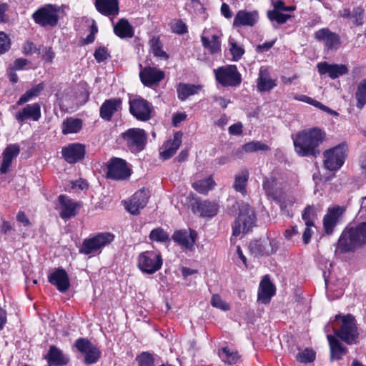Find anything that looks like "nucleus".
Wrapping results in <instances>:
<instances>
[{
    "label": "nucleus",
    "instance_id": "obj_42",
    "mask_svg": "<svg viewBox=\"0 0 366 366\" xmlns=\"http://www.w3.org/2000/svg\"><path fill=\"white\" fill-rule=\"evenodd\" d=\"M215 185L214 181L212 177H208L202 180L195 182L193 184V188L200 194H207Z\"/></svg>",
    "mask_w": 366,
    "mask_h": 366
},
{
    "label": "nucleus",
    "instance_id": "obj_28",
    "mask_svg": "<svg viewBox=\"0 0 366 366\" xmlns=\"http://www.w3.org/2000/svg\"><path fill=\"white\" fill-rule=\"evenodd\" d=\"M315 37L319 41H323L328 49H332L340 43L339 35L330 31L327 28L317 31L315 33Z\"/></svg>",
    "mask_w": 366,
    "mask_h": 366
},
{
    "label": "nucleus",
    "instance_id": "obj_43",
    "mask_svg": "<svg viewBox=\"0 0 366 366\" xmlns=\"http://www.w3.org/2000/svg\"><path fill=\"white\" fill-rule=\"evenodd\" d=\"M316 217L317 212L313 205L307 206L302 214V219L305 221L307 227H315L314 220Z\"/></svg>",
    "mask_w": 366,
    "mask_h": 366
},
{
    "label": "nucleus",
    "instance_id": "obj_13",
    "mask_svg": "<svg viewBox=\"0 0 366 366\" xmlns=\"http://www.w3.org/2000/svg\"><path fill=\"white\" fill-rule=\"evenodd\" d=\"M114 238V235L109 232L99 233L94 237L84 240L82 248L79 252H92L97 250L110 244Z\"/></svg>",
    "mask_w": 366,
    "mask_h": 366
},
{
    "label": "nucleus",
    "instance_id": "obj_59",
    "mask_svg": "<svg viewBox=\"0 0 366 366\" xmlns=\"http://www.w3.org/2000/svg\"><path fill=\"white\" fill-rule=\"evenodd\" d=\"M312 227H307L305 229L303 234H302V241L304 244H307L311 239L312 235L314 233L313 230L312 229Z\"/></svg>",
    "mask_w": 366,
    "mask_h": 366
},
{
    "label": "nucleus",
    "instance_id": "obj_34",
    "mask_svg": "<svg viewBox=\"0 0 366 366\" xmlns=\"http://www.w3.org/2000/svg\"><path fill=\"white\" fill-rule=\"evenodd\" d=\"M327 339L330 343L331 359L337 360L341 359L342 356L347 353V348L332 335H328Z\"/></svg>",
    "mask_w": 366,
    "mask_h": 366
},
{
    "label": "nucleus",
    "instance_id": "obj_36",
    "mask_svg": "<svg viewBox=\"0 0 366 366\" xmlns=\"http://www.w3.org/2000/svg\"><path fill=\"white\" fill-rule=\"evenodd\" d=\"M269 244L271 247V252H276L278 249L274 239H256L252 241L249 245V252H262L266 249V246Z\"/></svg>",
    "mask_w": 366,
    "mask_h": 366
},
{
    "label": "nucleus",
    "instance_id": "obj_62",
    "mask_svg": "<svg viewBox=\"0 0 366 366\" xmlns=\"http://www.w3.org/2000/svg\"><path fill=\"white\" fill-rule=\"evenodd\" d=\"M221 13L227 19H230L232 16V12L228 4L223 3L221 6Z\"/></svg>",
    "mask_w": 366,
    "mask_h": 366
},
{
    "label": "nucleus",
    "instance_id": "obj_14",
    "mask_svg": "<svg viewBox=\"0 0 366 366\" xmlns=\"http://www.w3.org/2000/svg\"><path fill=\"white\" fill-rule=\"evenodd\" d=\"M345 211V207L339 205L328 209L327 214L323 217V227L327 234L333 233Z\"/></svg>",
    "mask_w": 366,
    "mask_h": 366
},
{
    "label": "nucleus",
    "instance_id": "obj_45",
    "mask_svg": "<svg viewBox=\"0 0 366 366\" xmlns=\"http://www.w3.org/2000/svg\"><path fill=\"white\" fill-rule=\"evenodd\" d=\"M355 97L357 100V107L362 108L366 104V80H363L359 84Z\"/></svg>",
    "mask_w": 366,
    "mask_h": 366
},
{
    "label": "nucleus",
    "instance_id": "obj_46",
    "mask_svg": "<svg viewBox=\"0 0 366 366\" xmlns=\"http://www.w3.org/2000/svg\"><path fill=\"white\" fill-rule=\"evenodd\" d=\"M150 43L152 52L155 56L164 59H168L169 56L162 50V44L159 38H152Z\"/></svg>",
    "mask_w": 366,
    "mask_h": 366
},
{
    "label": "nucleus",
    "instance_id": "obj_15",
    "mask_svg": "<svg viewBox=\"0 0 366 366\" xmlns=\"http://www.w3.org/2000/svg\"><path fill=\"white\" fill-rule=\"evenodd\" d=\"M85 153V146L80 143L69 144L61 149L62 157L69 164H75L81 160L84 157Z\"/></svg>",
    "mask_w": 366,
    "mask_h": 366
},
{
    "label": "nucleus",
    "instance_id": "obj_61",
    "mask_svg": "<svg viewBox=\"0 0 366 366\" xmlns=\"http://www.w3.org/2000/svg\"><path fill=\"white\" fill-rule=\"evenodd\" d=\"M28 64V61L24 58H18L14 61L13 69L20 70Z\"/></svg>",
    "mask_w": 366,
    "mask_h": 366
},
{
    "label": "nucleus",
    "instance_id": "obj_1",
    "mask_svg": "<svg viewBox=\"0 0 366 366\" xmlns=\"http://www.w3.org/2000/svg\"><path fill=\"white\" fill-rule=\"evenodd\" d=\"M295 152L302 157H316L320 154V146L326 139V133L318 127L303 129L292 137Z\"/></svg>",
    "mask_w": 366,
    "mask_h": 366
},
{
    "label": "nucleus",
    "instance_id": "obj_3",
    "mask_svg": "<svg viewBox=\"0 0 366 366\" xmlns=\"http://www.w3.org/2000/svg\"><path fill=\"white\" fill-rule=\"evenodd\" d=\"M122 143L134 154L143 151L147 142L146 132L140 128H131L121 134Z\"/></svg>",
    "mask_w": 366,
    "mask_h": 366
},
{
    "label": "nucleus",
    "instance_id": "obj_6",
    "mask_svg": "<svg viewBox=\"0 0 366 366\" xmlns=\"http://www.w3.org/2000/svg\"><path fill=\"white\" fill-rule=\"evenodd\" d=\"M347 156V147L344 144H338L323 153V164L330 171L338 170L343 164Z\"/></svg>",
    "mask_w": 366,
    "mask_h": 366
},
{
    "label": "nucleus",
    "instance_id": "obj_29",
    "mask_svg": "<svg viewBox=\"0 0 366 366\" xmlns=\"http://www.w3.org/2000/svg\"><path fill=\"white\" fill-rule=\"evenodd\" d=\"M182 133L178 132L174 134L172 139L168 140L164 143L163 145L164 149L160 152V154L164 159H169L176 153L182 144Z\"/></svg>",
    "mask_w": 366,
    "mask_h": 366
},
{
    "label": "nucleus",
    "instance_id": "obj_17",
    "mask_svg": "<svg viewBox=\"0 0 366 366\" xmlns=\"http://www.w3.org/2000/svg\"><path fill=\"white\" fill-rule=\"evenodd\" d=\"M259 16L257 10L247 11L239 10L236 14L234 21V27L254 26L259 21Z\"/></svg>",
    "mask_w": 366,
    "mask_h": 366
},
{
    "label": "nucleus",
    "instance_id": "obj_21",
    "mask_svg": "<svg viewBox=\"0 0 366 366\" xmlns=\"http://www.w3.org/2000/svg\"><path fill=\"white\" fill-rule=\"evenodd\" d=\"M49 282L54 285L61 292H66L70 287L67 272L61 268H58L48 276Z\"/></svg>",
    "mask_w": 366,
    "mask_h": 366
},
{
    "label": "nucleus",
    "instance_id": "obj_60",
    "mask_svg": "<svg viewBox=\"0 0 366 366\" xmlns=\"http://www.w3.org/2000/svg\"><path fill=\"white\" fill-rule=\"evenodd\" d=\"M315 107L321 109L322 111H324L331 115H334V116H338V113L332 109H331L330 108H329L328 107L324 105L323 104H322L321 102L317 101L315 102Z\"/></svg>",
    "mask_w": 366,
    "mask_h": 366
},
{
    "label": "nucleus",
    "instance_id": "obj_40",
    "mask_svg": "<svg viewBox=\"0 0 366 366\" xmlns=\"http://www.w3.org/2000/svg\"><path fill=\"white\" fill-rule=\"evenodd\" d=\"M275 86V81L268 76V74L266 70H263L261 68L259 77L257 79L258 89L260 92H267L271 90Z\"/></svg>",
    "mask_w": 366,
    "mask_h": 366
},
{
    "label": "nucleus",
    "instance_id": "obj_53",
    "mask_svg": "<svg viewBox=\"0 0 366 366\" xmlns=\"http://www.w3.org/2000/svg\"><path fill=\"white\" fill-rule=\"evenodd\" d=\"M276 179L274 177L265 178L263 181V189L268 195L274 194V188L276 186Z\"/></svg>",
    "mask_w": 366,
    "mask_h": 366
},
{
    "label": "nucleus",
    "instance_id": "obj_57",
    "mask_svg": "<svg viewBox=\"0 0 366 366\" xmlns=\"http://www.w3.org/2000/svg\"><path fill=\"white\" fill-rule=\"evenodd\" d=\"M284 236L286 239L295 241L299 238V232L297 226H292L285 231Z\"/></svg>",
    "mask_w": 366,
    "mask_h": 366
},
{
    "label": "nucleus",
    "instance_id": "obj_26",
    "mask_svg": "<svg viewBox=\"0 0 366 366\" xmlns=\"http://www.w3.org/2000/svg\"><path fill=\"white\" fill-rule=\"evenodd\" d=\"M20 153V147L16 144H9L2 153V162L0 167V172L6 174L11 165L12 161Z\"/></svg>",
    "mask_w": 366,
    "mask_h": 366
},
{
    "label": "nucleus",
    "instance_id": "obj_63",
    "mask_svg": "<svg viewBox=\"0 0 366 366\" xmlns=\"http://www.w3.org/2000/svg\"><path fill=\"white\" fill-rule=\"evenodd\" d=\"M275 41H271L265 42L262 44L258 45L257 47V51L259 52H263L268 51L270 48L272 47Z\"/></svg>",
    "mask_w": 366,
    "mask_h": 366
},
{
    "label": "nucleus",
    "instance_id": "obj_24",
    "mask_svg": "<svg viewBox=\"0 0 366 366\" xmlns=\"http://www.w3.org/2000/svg\"><path fill=\"white\" fill-rule=\"evenodd\" d=\"M318 71L320 74H326L335 79L348 73V68L345 64H328L326 61L317 64Z\"/></svg>",
    "mask_w": 366,
    "mask_h": 366
},
{
    "label": "nucleus",
    "instance_id": "obj_54",
    "mask_svg": "<svg viewBox=\"0 0 366 366\" xmlns=\"http://www.w3.org/2000/svg\"><path fill=\"white\" fill-rule=\"evenodd\" d=\"M229 44L231 45L230 51L232 55L233 60L238 61L244 54V51L234 41H232L231 40H229Z\"/></svg>",
    "mask_w": 366,
    "mask_h": 366
},
{
    "label": "nucleus",
    "instance_id": "obj_7",
    "mask_svg": "<svg viewBox=\"0 0 366 366\" xmlns=\"http://www.w3.org/2000/svg\"><path fill=\"white\" fill-rule=\"evenodd\" d=\"M216 80L224 86H237L242 81L241 74L235 65L220 66L214 69Z\"/></svg>",
    "mask_w": 366,
    "mask_h": 366
},
{
    "label": "nucleus",
    "instance_id": "obj_20",
    "mask_svg": "<svg viewBox=\"0 0 366 366\" xmlns=\"http://www.w3.org/2000/svg\"><path fill=\"white\" fill-rule=\"evenodd\" d=\"M275 286L271 282L269 274L264 276L259 283L257 299L263 304H268L275 295Z\"/></svg>",
    "mask_w": 366,
    "mask_h": 366
},
{
    "label": "nucleus",
    "instance_id": "obj_51",
    "mask_svg": "<svg viewBox=\"0 0 366 366\" xmlns=\"http://www.w3.org/2000/svg\"><path fill=\"white\" fill-rule=\"evenodd\" d=\"M211 305L214 307H217L223 311H227L230 309L229 304L224 302L221 297L217 294L212 295L211 299Z\"/></svg>",
    "mask_w": 366,
    "mask_h": 366
},
{
    "label": "nucleus",
    "instance_id": "obj_33",
    "mask_svg": "<svg viewBox=\"0 0 366 366\" xmlns=\"http://www.w3.org/2000/svg\"><path fill=\"white\" fill-rule=\"evenodd\" d=\"M44 89V84L43 82L39 83L30 89L27 90L16 102V104L12 106L13 109H16L17 107L23 105L24 104L32 100L33 99L39 96L41 92Z\"/></svg>",
    "mask_w": 366,
    "mask_h": 366
},
{
    "label": "nucleus",
    "instance_id": "obj_5",
    "mask_svg": "<svg viewBox=\"0 0 366 366\" xmlns=\"http://www.w3.org/2000/svg\"><path fill=\"white\" fill-rule=\"evenodd\" d=\"M60 7L56 4H46L37 9L32 18L35 23L41 26H55L59 21Z\"/></svg>",
    "mask_w": 366,
    "mask_h": 366
},
{
    "label": "nucleus",
    "instance_id": "obj_18",
    "mask_svg": "<svg viewBox=\"0 0 366 366\" xmlns=\"http://www.w3.org/2000/svg\"><path fill=\"white\" fill-rule=\"evenodd\" d=\"M41 118V106L36 102L26 104L15 114V119L19 123H24L27 120L37 122Z\"/></svg>",
    "mask_w": 366,
    "mask_h": 366
},
{
    "label": "nucleus",
    "instance_id": "obj_2",
    "mask_svg": "<svg viewBox=\"0 0 366 366\" xmlns=\"http://www.w3.org/2000/svg\"><path fill=\"white\" fill-rule=\"evenodd\" d=\"M366 246V222H362L355 227L345 228L337 242L340 252H354Z\"/></svg>",
    "mask_w": 366,
    "mask_h": 366
},
{
    "label": "nucleus",
    "instance_id": "obj_55",
    "mask_svg": "<svg viewBox=\"0 0 366 366\" xmlns=\"http://www.w3.org/2000/svg\"><path fill=\"white\" fill-rule=\"evenodd\" d=\"M10 46V39L4 32L0 31V55L6 53Z\"/></svg>",
    "mask_w": 366,
    "mask_h": 366
},
{
    "label": "nucleus",
    "instance_id": "obj_35",
    "mask_svg": "<svg viewBox=\"0 0 366 366\" xmlns=\"http://www.w3.org/2000/svg\"><path fill=\"white\" fill-rule=\"evenodd\" d=\"M114 34L122 38H131L134 36L132 26L125 19H121L114 26Z\"/></svg>",
    "mask_w": 366,
    "mask_h": 366
},
{
    "label": "nucleus",
    "instance_id": "obj_38",
    "mask_svg": "<svg viewBox=\"0 0 366 366\" xmlns=\"http://www.w3.org/2000/svg\"><path fill=\"white\" fill-rule=\"evenodd\" d=\"M197 210L202 217H212L217 213L218 205L214 202L205 200L198 202Z\"/></svg>",
    "mask_w": 366,
    "mask_h": 366
},
{
    "label": "nucleus",
    "instance_id": "obj_39",
    "mask_svg": "<svg viewBox=\"0 0 366 366\" xmlns=\"http://www.w3.org/2000/svg\"><path fill=\"white\" fill-rule=\"evenodd\" d=\"M82 128V122L79 119L67 118L61 125L64 134H74L79 132Z\"/></svg>",
    "mask_w": 366,
    "mask_h": 366
},
{
    "label": "nucleus",
    "instance_id": "obj_23",
    "mask_svg": "<svg viewBox=\"0 0 366 366\" xmlns=\"http://www.w3.org/2000/svg\"><path fill=\"white\" fill-rule=\"evenodd\" d=\"M149 194L147 190L140 189L132 197L127 209L132 214H137L147 204Z\"/></svg>",
    "mask_w": 366,
    "mask_h": 366
},
{
    "label": "nucleus",
    "instance_id": "obj_32",
    "mask_svg": "<svg viewBox=\"0 0 366 366\" xmlns=\"http://www.w3.org/2000/svg\"><path fill=\"white\" fill-rule=\"evenodd\" d=\"M202 90L199 84L179 83L177 87V97L181 101H185L189 97L198 94Z\"/></svg>",
    "mask_w": 366,
    "mask_h": 366
},
{
    "label": "nucleus",
    "instance_id": "obj_25",
    "mask_svg": "<svg viewBox=\"0 0 366 366\" xmlns=\"http://www.w3.org/2000/svg\"><path fill=\"white\" fill-rule=\"evenodd\" d=\"M94 6L98 12L106 16L119 14V0H95Z\"/></svg>",
    "mask_w": 366,
    "mask_h": 366
},
{
    "label": "nucleus",
    "instance_id": "obj_4",
    "mask_svg": "<svg viewBox=\"0 0 366 366\" xmlns=\"http://www.w3.org/2000/svg\"><path fill=\"white\" fill-rule=\"evenodd\" d=\"M256 216L253 209L247 204L239 209V214L232 226V237H237L241 232L246 233L255 225Z\"/></svg>",
    "mask_w": 366,
    "mask_h": 366
},
{
    "label": "nucleus",
    "instance_id": "obj_44",
    "mask_svg": "<svg viewBox=\"0 0 366 366\" xmlns=\"http://www.w3.org/2000/svg\"><path fill=\"white\" fill-rule=\"evenodd\" d=\"M267 15L270 21H275L278 24L286 23L292 17L290 14H285L276 10L268 11Z\"/></svg>",
    "mask_w": 366,
    "mask_h": 366
},
{
    "label": "nucleus",
    "instance_id": "obj_10",
    "mask_svg": "<svg viewBox=\"0 0 366 366\" xmlns=\"http://www.w3.org/2000/svg\"><path fill=\"white\" fill-rule=\"evenodd\" d=\"M341 319L342 325L335 334L347 344L356 342L358 338V332L355 317L351 315H347L342 316Z\"/></svg>",
    "mask_w": 366,
    "mask_h": 366
},
{
    "label": "nucleus",
    "instance_id": "obj_52",
    "mask_svg": "<svg viewBox=\"0 0 366 366\" xmlns=\"http://www.w3.org/2000/svg\"><path fill=\"white\" fill-rule=\"evenodd\" d=\"M96 61L99 63L102 62L110 57L109 52L105 46H99L94 54Z\"/></svg>",
    "mask_w": 366,
    "mask_h": 366
},
{
    "label": "nucleus",
    "instance_id": "obj_50",
    "mask_svg": "<svg viewBox=\"0 0 366 366\" xmlns=\"http://www.w3.org/2000/svg\"><path fill=\"white\" fill-rule=\"evenodd\" d=\"M139 366H154V358L148 352H142L137 357Z\"/></svg>",
    "mask_w": 366,
    "mask_h": 366
},
{
    "label": "nucleus",
    "instance_id": "obj_56",
    "mask_svg": "<svg viewBox=\"0 0 366 366\" xmlns=\"http://www.w3.org/2000/svg\"><path fill=\"white\" fill-rule=\"evenodd\" d=\"M172 29L178 34H184L187 32V26L181 19L177 20L174 23Z\"/></svg>",
    "mask_w": 366,
    "mask_h": 366
},
{
    "label": "nucleus",
    "instance_id": "obj_31",
    "mask_svg": "<svg viewBox=\"0 0 366 366\" xmlns=\"http://www.w3.org/2000/svg\"><path fill=\"white\" fill-rule=\"evenodd\" d=\"M46 358L49 366H61L69 362V358L63 354L61 350L54 345L50 346Z\"/></svg>",
    "mask_w": 366,
    "mask_h": 366
},
{
    "label": "nucleus",
    "instance_id": "obj_37",
    "mask_svg": "<svg viewBox=\"0 0 366 366\" xmlns=\"http://www.w3.org/2000/svg\"><path fill=\"white\" fill-rule=\"evenodd\" d=\"M201 41L204 48L212 54L218 53L221 50V41H219V36L217 34L212 35L211 39L202 35Z\"/></svg>",
    "mask_w": 366,
    "mask_h": 366
},
{
    "label": "nucleus",
    "instance_id": "obj_58",
    "mask_svg": "<svg viewBox=\"0 0 366 366\" xmlns=\"http://www.w3.org/2000/svg\"><path fill=\"white\" fill-rule=\"evenodd\" d=\"M243 125L241 122L232 124L228 128V132L231 135H240L242 133Z\"/></svg>",
    "mask_w": 366,
    "mask_h": 366
},
{
    "label": "nucleus",
    "instance_id": "obj_27",
    "mask_svg": "<svg viewBox=\"0 0 366 366\" xmlns=\"http://www.w3.org/2000/svg\"><path fill=\"white\" fill-rule=\"evenodd\" d=\"M122 102V99L119 98L105 100L99 109L101 118L106 121H110L114 114L121 107Z\"/></svg>",
    "mask_w": 366,
    "mask_h": 366
},
{
    "label": "nucleus",
    "instance_id": "obj_30",
    "mask_svg": "<svg viewBox=\"0 0 366 366\" xmlns=\"http://www.w3.org/2000/svg\"><path fill=\"white\" fill-rule=\"evenodd\" d=\"M340 16L350 20L355 25L361 26L364 24V9L361 6L354 7L351 11L345 8L339 11Z\"/></svg>",
    "mask_w": 366,
    "mask_h": 366
},
{
    "label": "nucleus",
    "instance_id": "obj_47",
    "mask_svg": "<svg viewBox=\"0 0 366 366\" xmlns=\"http://www.w3.org/2000/svg\"><path fill=\"white\" fill-rule=\"evenodd\" d=\"M222 353L224 355L222 357L224 361L229 364H235L240 358L237 351L227 347L222 348Z\"/></svg>",
    "mask_w": 366,
    "mask_h": 366
},
{
    "label": "nucleus",
    "instance_id": "obj_49",
    "mask_svg": "<svg viewBox=\"0 0 366 366\" xmlns=\"http://www.w3.org/2000/svg\"><path fill=\"white\" fill-rule=\"evenodd\" d=\"M315 359V352L309 348H306L303 351L297 355V360L300 362H311Z\"/></svg>",
    "mask_w": 366,
    "mask_h": 366
},
{
    "label": "nucleus",
    "instance_id": "obj_41",
    "mask_svg": "<svg viewBox=\"0 0 366 366\" xmlns=\"http://www.w3.org/2000/svg\"><path fill=\"white\" fill-rule=\"evenodd\" d=\"M249 178V172L247 170H242L240 173L235 175L233 187L242 195L247 193L246 186Z\"/></svg>",
    "mask_w": 366,
    "mask_h": 366
},
{
    "label": "nucleus",
    "instance_id": "obj_11",
    "mask_svg": "<svg viewBox=\"0 0 366 366\" xmlns=\"http://www.w3.org/2000/svg\"><path fill=\"white\" fill-rule=\"evenodd\" d=\"M75 347L84 355V362L87 365L97 362L101 357L99 349L86 339H78L75 342Z\"/></svg>",
    "mask_w": 366,
    "mask_h": 366
},
{
    "label": "nucleus",
    "instance_id": "obj_22",
    "mask_svg": "<svg viewBox=\"0 0 366 366\" xmlns=\"http://www.w3.org/2000/svg\"><path fill=\"white\" fill-rule=\"evenodd\" d=\"M59 204L56 207L59 209V216L63 219H68L76 215V204L65 194H61L58 197Z\"/></svg>",
    "mask_w": 366,
    "mask_h": 366
},
{
    "label": "nucleus",
    "instance_id": "obj_19",
    "mask_svg": "<svg viewBox=\"0 0 366 366\" xmlns=\"http://www.w3.org/2000/svg\"><path fill=\"white\" fill-rule=\"evenodd\" d=\"M172 239L186 249L192 250L197 237L196 231L189 229L175 231Z\"/></svg>",
    "mask_w": 366,
    "mask_h": 366
},
{
    "label": "nucleus",
    "instance_id": "obj_12",
    "mask_svg": "<svg viewBox=\"0 0 366 366\" xmlns=\"http://www.w3.org/2000/svg\"><path fill=\"white\" fill-rule=\"evenodd\" d=\"M162 264V257L157 253H142L139 257L138 266L143 272L153 274Z\"/></svg>",
    "mask_w": 366,
    "mask_h": 366
},
{
    "label": "nucleus",
    "instance_id": "obj_16",
    "mask_svg": "<svg viewBox=\"0 0 366 366\" xmlns=\"http://www.w3.org/2000/svg\"><path fill=\"white\" fill-rule=\"evenodd\" d=\"M164 76L163 71L151 66H146L139 72L142 83L149 87L158 85L164 79Z\"/></svg>",
    "mask_w": 366,
    "mask_h": 366
},
{
    "label": "nucleus",
    "instance_id": "obj_8",
    "mask_svg": "<svg viewBox=\"0 0 366 366\" xmlns=\"http://www.w3.org/2000/svg\"><path fill=\"white\" fill-rule=\"evenodd\" d=\"M107 168V177L113 180H124L132 174L127 162L121 158L112 157L108 162Z\"/></svg>",
    "mask_w": 366,
    "mask_h": 366
},
{
    "label": "nucleus",
    "instance_id": "obj_9",
    "mask_svg": "<svg viewBox=\"0 0 366 366\" xmlns=\"http://www.w3.org/2000/svg\"><path fill=\"white\" fill-rule=\"evenodd\" d=\"M129 112L137 119L147 122L152 118V105L146 99L137 97L129 99Z\"/></svg>",
    "mask_w": 366,
    "mask_h": 366
},
{
    "label": "nucleus",
    "instance_id": "obj_48",
    "mask_svg": "<svg viewBox=\"0 0 366 366\" xmlns=\"http://www.w3.org/2000/svg\"><path fill=\"white\" fill-rule=\"evenodd\" d=\"M149 237L152 241L166 242L169 241V236L162 228L158 227L151 231Z\"/></svg>",
    "mask_w": 366,
    "mask_h": 366
},
{
    "label": "nucleus",
    "instance_id": "obj_64",
    "mask_svg": "<svg viewBox=\"0 0 366 366\" xmlns=\"http://www.w3.org/2000/svg\"><path fill=\"white\" fill-rule=\"evenodd\" d=\"M253 145L255 147L257 151H267L269 147L261 141H252Z\"/></svg>",
    "mask_w": 366,
    "mask_h": 366
}]
</instances>
